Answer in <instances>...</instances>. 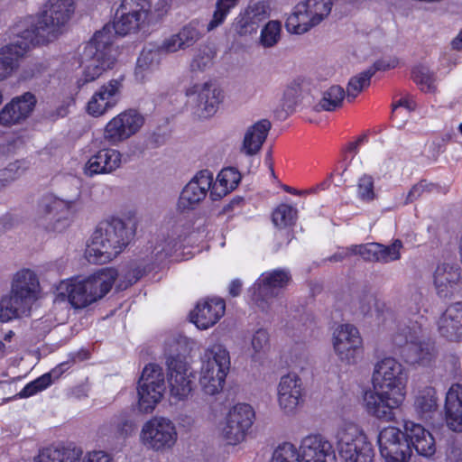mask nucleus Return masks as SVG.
Returning <instances> with one entry per match:
<instances>
[{
	"mask_svg": "<svg viewBox=\"0 0 462 462\" xmlns=\"http://www.w3.org/2000/svg\"><path fill=\"white\" fill-rule=\"evenodd\" d=\"M408 373L403 365L392 357L379 361L373 374V390L364 394L366 411L376 419L391 421L394 410L405 400Z\"/></svg>",
	"mask_w": 462,
	"mask_h": 462,
	"instance_id": "1",
	"label": "nucleus"
},
{
	"mask_svg": "<svg viewBox=\"0 0 462 462\" xmlns=\"http://www.w3.org/2000/svg\"><path fill=\"white\" fill-rule=\"evenodd\" d=\"M134 235L133 226L120 218L100 222L85 251L86 259L103 264L116 258Z\"/></svg>",
	"mask_w": 462,
	"mask_h": 462,
	"instance_id": "2",
	"label": "nucleus"
},
{
	"mask_svg": "<svg viewBox=\"0 0 462 462\" xmlns=\"http://www.w3.org/2000/svg\"><path fill=\"white\" fill-rule=\"evenodd\" d=\"M75 9V0H47L33 28L23 32L22 38L31 41V47L55 41L64 32Z\"/></svg>",
	"mask_w": 462,
	"mask_h": 462,
	"instance_id": "3",
	"label": "nucleus"
},
{
	"mask_svg": "<svg viewBox=\"0 0 462 462\" xmlns=\"http://www.w3.org/2000/svg\"><path fill=\"white\" fill-rule=\"evenodd\" d=\"M118 275L116 269L103 268L82 281L61 282L59 293L75 309H82L104 297Z\"/></svg>",
	"mask_w": 462,
	"mask_h": 462,
	"instance_id": "4",
	"label": "nucleus"
},
{
	"mask_svg": "<svg viewBox=\"0 0 462 462\" xmlns=\"http://www.w3.org/2000/svg\"><path fill=\"white\" fill-rule=\"evenodd\" d=\"M336 455L329 440L320 434L306 436L299 451L291 443L280 445L273 452L271 462H335Z\"/></svg>",
	"mask_w": 462,
	"mask_h": 462,
	"instance_id": "5",
	"label": "nucleus"
},
{
	"mask_svg": "<svg viewBox=\"0 0 462 462\" xmlns=\"http://www.w3.org/2000/svg\"><path fill=\"white\" fill-rule=\"evenodd\" d=\"M230 369V356L226 348L218 343L208 346L201 356L199 383L208 395L220 393Z\"/></svg>",
	"mask_w": 462,
	"mask_h": 462,
	"instance_id": "6",
	"label": "nucleus"
},
{
	"mask_svg": "<svg viewBox=\"0 0 462 462\" xmlns=\"http://www.w3.org/2000/svg\"><path fill=\"white\" fill-rule=\"evenodd\" d=\"M183 348L184 344L180 339L172 338L166 343L170 395L175 402L186 400L192 392L193 374L181 355Z\"/></svg>",
	"mask_w": 462,
	"mask_h": 462,
	"instance_id": "7",
	"label": "nucleus"
},
{
	"mask_svg": "<svg viewBox=\"0 0 462 462\" xmlns=\"http://www.w3.org/2000/svg\"><path fill=\"white\" fill-rule=\"evenodd\" d=\"M336 444L339 456L346 462H372L374 451L361 428L350 421L340 424L337 430Z\"/></svg>",
	"mask_w": 462,
	"mask_h": 462,
	"instance_id": "8",
	"label": "nucleus"
},
{
	"mask_svg": "<svg viewBox=\"0 0 462 462\" xmlns=\"http://www.w3.org/2000/svg\"><path fill=\"white\" fill-rule=\"evenodd\" d=\"M291 281V274L283 269L263 273L254 282L252 290V300L254 304L265 313L277 311V299L280 290L285 288Z\"/></svg>",
	"mask_w": 462,
	"mask_h": 462,
	"instance_id": "9",
	"label": "nucleus"
},
{
	"mask_svg": "<svg viewBox=\"0 0 462 462\" xmlns=\"http://www.w3.org/2000/svg\"><path fill=\"white\" fill-rule=\"evenodd\" d=\"M332 5L331 0L300 1L286 21L287 31L295 34L309 32L329 15Z\"/></svg>",
	"mask_w": 462,
	"mask_h": 462,
	"instance_id": "10",
	"label": "nucleus"
},
{
	"mask_svg": "<svg viewBox=\"0 0 462 462\" xmlns=\"http://www.w3.org/2000/svg\"><path fill=\"white\" fill-rule=\"evenodd\" d=\"M86 52L89 60L84 68L82 77L78 81L79 87L96 80L105 71L111 69L116 62L118 53L114 45L97 39L96 34L87 45Z\"/></svg>",
	"mask_w": 462,
	"mask_h": 462,
	"instance_id": "11",
	"label": "nucleus"
},
{
	"mask_svg": "<svg viewBox=\"0 0 462 462\" xmlns=\"http://www.w3.org/2000/svg\"><path fill=\"white\" fill-rule=\"evenodd\" d=\"M178 439L174 422L166 417H153L142 427L140 440L148 449L165 452L171 449Z\"/></svg>",
	"mask_w": 462,
	"mask_h": 462,
	"instance_id": "12",
	"label": "nucleus"
},
{
	"mask_svg": "<svg viewBox=\"0 0 462 462\" xmlns=\"http://www.w3.org/2000/svg\"><path fill=\"white\" fill-rule=\"evenodd\" d=\"M137 392L139 410L143 412L152 411L165 392L164 374L160 365H145L138 382Z\"/></svg>",
	"mask_w": 462,
	"mask_h": 462,
	"instance_id": "13",
	"label": "nucleus"
},
{
	"mask_svg": "<svg viewBox=\"0 0 462 462\" xmlns=\"http://www.w3.org/2000/svg\"><path fill=\"white\" fill-rule=\"evenodd\" d=\"M255 420L254 408L245 402L232 406L226 415L221 436L229 445H236L245 439Z\"/></svg>",
	"mask_w": 462,
	"mask_h": 462,
	"instance_id": "14",
	"label": "nucleus"
},
{
	"mask_svg": "<svg viewBox=\"0 0 462 462\" xmlns=\"http://www.w3.org/2000/svg\"><path fill=\"white\" fill-rule=\"evenodd\" d=\"M143 116L134 109L125 110L113 117L105 126L104 139L112 145L127 140L143 125Z\"/></svg>",
	"mask_w": 462,
	"mask_h": 462,
	"instance_id": "15",
	"label": "nucleus"
},
{
	"mask_svg": "<svg viewBox=\"0 0 462 462\" xmlns=\"http://www.w3.org/2000/svg\"><path fill=\"white\" fill-rule=\"evenodd\" d=\"M379 449L386 462H408L411 448L405 432L395 427L382 430L378 436Z\"/></svg>",
	"mask_w": 462,
	"mask_h": 462,
	"instance_id": "16",
	"label": "nucleus"
},
{
	"mask_svg": "<svg viewBox=\"0 0 462 462\" xmlns=\"http://www.w3.org/2000/svg\"><path fill=\"white\" fill-rule=\"evenodd\" d=\"M304 388L300 377L294 373L282 375L277 384V403L287 415L295 414L304 403Z\"/></svg>",
	"mask_w": 462,
	"mask_h": 462,
	"instance_id": "17",
	"label": "nucleus"
},
{
	"mask_svg": "<svg viewBox=\"0 0 462 462\" xmlns=\"http://www.w3.org/2000/svg\"><path fill=\"white\" fill-rule=\"evenodd\" d=\"M212 183L213 174L209 171H199L182 189L177 209L184 213L197 208L205 199Z\"/></svg>",
	"mask_w": 462,
	"mask_h": 462,
	"instance_id": "18",
	"label": "nucleus"
},
{
	"mask_svg": "<svg viewBox=\"0 0 462 462\" xmlns=\"http://www.w3.org/2000/svg\"><path fill=\"white\" fill-rule=\"evenodd\" d=\"M333 347L342 362L355 363L362 347V337L358 329L351 324L338 326L333 333Z\"/></svg>",
	"mask_w": 462,
	"mask_h": 462,
	"instance_id": "19",
	"label": "nucleus"
},
{
	"mask_svg": "<svg viewBox=\"0 0 462 462\" xmlns=\"http://www.w3.org/2000/svg\"><path fill=\"white\" fill-rule=\"evenodd\" d=\"M270 15L269 5L263 1L251 2L233 23V29L239 36L255 33L260 23Z\"/></svg>",
	"mask_w": 462,
	"mask_h": 462,
	"instance_id": "20",
	"label": "nucleus"
},
{
	"mask_svg": "<svg viewBox=\"0 0 462 462\" xmlns=\"http://www.w3.org/2000/svg\"><path fill=\"white\" fill-rule=\"evenodd\" d=\"M35 105L36 97L30 92L14 97L0 110V125L11 127L22 124L31 116Z\"/></svg>",
	"mask_w": 462,
	"mask_h": 462,
	"instance_id": "21",
	"label": "nucleus"
},
{
	"mask_svg": "<svg viewBox=\"0 0 462 462\" xmlns=\"http://www.w3.org/2000/svg\"><path fill=\"white\" fill-rule=\"evenodd\" d=\"M205 34L204 25L195 19L184 25L177 33L166 38L161 50L166 53L184 51L195 45Z\"/></svg>",
	"mask_w": 462,
	"mask_h": 462,
	"instance_id": "22",
	"label": "nucleus"
},
{
	"mask_svg": "<svg viewBox=\"0 0 462 462\" xmlns=\"http://www.w3.org/2000/svg\"><path fill=\"white\" fill-rule=\"evenodd\" d=\"M121 88L122 82L119 79H111L101 86L88 102V113L96 117L106 114L119 101Z\"/></svg>",
	"mask_w": 462,
	"mask_h": 462,
	"instance_id": "23",
	"label": "nucleus"
},
{
	"mask_svg": "<svg viewBox=\"0 0 462 462\" xmlns=\"http://www.w3.org/2000/svg\"><path fill=\"white\" fill-rule=\"evenodd\" d=\"M439 335L449 342H462V301L450 304L436 321Z\"/></svg>",
	"mask_w": 462,
	"mask_h": 462,
	"instance_id": "24",
	"label": "nucleus"
},
{
	"mask_svg": "<svg viewBox=\"0 0 462 462\" xmlns=\"http://www.w3.org/2000/svg\"><path fill=\"white\" fill-rule=\"evenodd\" d=\"M79 195L71 199H63L53 196L44 197L40 203V210L45 216H50L54 220L52 229L62 231L68 226V218L70 211L78 202Z\"/></svg>",
	"mask_w": 462,
	"mask_h": 462,
	"instance_id": "25",
	"label": "nucleus"
},
{
	"mask_svg": "<svg viewBox=\"0 0 462 462\" xmlns=\"http://www.w3.org/2000/svg\"><path fill=\"white\" fill-rule=\"evenodd\" d=\"M122 154L118 150L104 148L89 157L83 171L88 177L98 174H110L121 167Z\"/></svg>",
	"mask_w": 462,
	"mask_h": 462,
	"instance_id": "26",
	"label": "nucleus"
},
{
	"mask_svg": "<svg viewBox=\"0 0 462 462\" xmlns=\"http://www.w3.org/2000/svg\"><path fill=\"white\" fill-rule=\"evenodd\" d=\"M118 12L120 15L113 23L106 24L100 31L95 33L97 39H102L109 45H113L116 35L124 36L132 32H135L139 29L140 25L146 21L121 8Z\"/></svg>",
	"mask_w": 462,
	"mask_h": 462,
	"instance_id": "27",
	"label": "nucleus"
},
{
	"mask_svg": "<svg viewBox=\"0 0 462 462\" xmlns=\"http://www.w3.org/2000/svg\"><path fill=\"white\" fill-rule=\"evenodd\" d=\"M225 310L226 304L221 299L199 301L191 311L190 319L198 328L208 329L220 319Z\"/></svg>",
	"mask_w": 462,
	"mask_h": 462,
	"instance_id": "28",
	"label": "nucleus"
},
{
	"mask_svg": "<svg viewBox=\"0 0 462 462\" xmlns=\"http://www.w3.org/2000/svg\"><path fill=\"white\" fill-rule=\"evenodd\" d=\"M31 48V41L23 40L22 35L14 42L0 49V81L9 78L18 67V60Z\"/></svg>",
	"mask_w": 462,
	"mask_h": 462,
	"instance_id": "29",
	"label": "nucleus"
},
{
	"mask_svg": "<svg viewBox=\"0 0 462 462\" xmlns=\"http://www.w3.org/2000/svg\"><path fill=\"white\" fill-rule=\"evenodd\" d=\"M198 94V106L204 112V116H210L216 113L223 99L222 92L213 84L205 82L194 84L186 89L187 96Z\"/></svg>",
	"mask_w": 462,
	"mask_h": 462,
	"instance_id": "30",
	"label": "nucleus"
},
{
	"mask_svg": "<svg viewBox=\"0 0 462 462\" xmlns=\"http://www.w3.org/2000/svg\"><path fill=\"white\" fill-rule=\"evenodd\" d=\"M404 429L411 448L412 447L420 456L430 457L435 454L436 442L429 430L413 421H406Z\"/></svg>",
	"mask_w": 462,
	"mask_h": 462,
	"instance_id": "31",
	"label": "nucleus"
},
{
	"mask_svg": "<svg viewBox=\"0 0 462 462\" xmlns=\"http://www.w3.org/2000/svg\"><path fill=\"white\" fill-rule=\"evenodd\" d=\"M461 280V272L457 265L443 263L436 268L434 285L437 293L441 298H449L457 291Z\"/></svg>",
	"mask_w": 462,
	"mask_h": 462,
	"instance_id": "32",
	"label": "nucleus"
},
{
	"mask_svg": "<svg viewBox=\"0 0 462 462\" xmlns=\"http://www.w3.org/2000/svg\"><path fill=\"white\" fill-rule=\"evenodd\" d=\"M271 126L269 120L263 119L248 127L245 133L240 152L246 156L257 154L266 140Z\"/></svg>",
	"mask_w": 462,
	"mask_h": 462,
	"instance_id": "33",
	"label": "nucleus"
},
{
	"mask_svg": "<svg viewBox=\"0 0 462 462\" xmlns=\"http://www.w3.org/2000/svg\"><path fill=\"white\" fill-rule=\"evenodd\" d=\"M33 301L30 298L11 290L10 294L4 297L0 301V321L7 322L13 319L27 315Z\"/></svg>",
	"mask_w": 462,
	"mask_h": 462,
	"instance_id": "34",
	"label": "nucleus"
},
{
	"mask_svg": "<svg viewBox=\"0 0 462 462\" xmlns=\"http://www.w3.org/2000/svg\"><path fill=\"white\" fill-rule=\"evenodd\" d=\"M446 421L453 431L462 432V385L453 384L446 394Z\"/></svg>",
	"mask_w": 462,
	"mask_h": 462,
	"instance_id": "35",
	"label": "nucleus"
},
{
	"mask_svg": "<svg viewBox=\"0 0 462 462\" xmlns=\"http://www.w3.org/2000/svg\"><path fill=\"white\" fill-rule=\"evenodd\" d=\"M438 407V397L434 387L425 385L418 387L414 391L413 408L421 420L432 419L437 413Z\"/></svg>",
	"mask_w": 462,
	"mask_h": 462,
	"instance_id": "36",
	"label": "nucleus"
},
{
	"mask_svg": "<svg viewBox=\"0 0 462 462\" xmlns=\"http://www.w3.org/2000/svg\"><path fill=\"white\" fill-rule=\"evenodd\" d=\"M82 451L62 444H51L39 449L33 462H79Z\"/></svg>",
	"mask_w": 462,
	"mask_h": 462,
	"instance_id": "37",
	"label": "nucleus"
},
{
	"mask_svg": "<svg viewBox=\"0 0 462 462\" xmlns=\"http://www.w3.org/2000/svg\"><path fill=\"white\" fill-rule=\"evenodd\" d=\"M166 6V0H159L155 5L154 11L152 10V0H123L120 5L122 10L136 14L146 21L162 16L167 11Z\"/></svg>",
	"mask_w": 462,
	"mask_h": 462,
	"instance_id": "38",
	"label": "nucleus"
},
{
	"mask_svg": "<svg viewBox=\"0 0 462 462\" xmlns=\"http://www.w3.org/2000/svg\"><path fill=\"white\" fill-rule=\"evenodd\" d=\"M405 356L411 364L428 366L435 360L436 351L432 344L420 341L417 338L409 344L405 350Z\"/></svg>",
	"mask_w": 462,
	"mask_h": 462,
	"instance_id": "39",
	"label": "nucleus"
},
{
	"mask_svg": "<svg viewBox=\"0 0 462 462\" xmlns=\"http://www.w3.org/2000/svg\"><path fill=\"white\" fill-rule=\"evenodd\" d=\"M39 287V281L36 274L31 270H22L18 272L12 283V290L30 298L32 300L36 299V291Z\"/></svg>",
	"mask_w": 462,
	"mask_h": 462,
	"instance_id": "40",
	"label": "nucleus"
},
{
	"mask_svg": "<svg viewBox=\"0 0 462 462\" xmlns=\"http://www.w3.org/2000/svg\"><path fill=\"white\" fill-rule=\"evenodd\" d=\"M241 175L234 168L222 170L217 178L216 183L212 186L210 195L221 198L235 189L240 182Z\"/></svg>",
	"mask_w": 462,
	"mask_h": 462,
	"instance_id": "41",
	"label": "nucleus"
},
{
	"mask_svg": "<svg viewBox=\"0 0 462 462\" xmlns=\"http://www.w3.org/2000/svg\"><path fill=\"white\" fill-rule=\"evenodd\" d=\"M345 97L346 91L342 87L338 85L331 86L322 93V97L315 105L314 109L317 112L335 111L342 106Z\"/></svg>",
	"mask_w": 462,
	"mask_h": 462,
	"instance_id": "42",
	"label": "nucleus"
},
{
	"mask_svg": "<svg viewBox=\"0 0 462 462\" xmlns=\"http://www.w3.org/2000/svg\"><path fill=\"white\" fill-rule=\"evenodd\" d=\"M64 365L65 364H61L52 369L50 373L44 374L34 381L27 383L18 395L21 398H28L46 389L49 385L51 384L52 378L57 379L62 374Z\"/></svg>",
	"mask_w": 462,
	"mask_h": 462,
	"instance_id": "43",
	"label": "nucleus"
},
{
	"mask_svg": "<svg viewBox=\"0 0 462 462\" xmlns=\"http://www.w3.org/2000/svg\"><path fill=\"white\" fill-rule=\"evenodd\" d=\"M161 47L157 50L143 49L138 57L135 76L143 79L147 72L158 68L161 62Z\"/></svg>",
	"mask_w": 462,
	"mask_h": 462,
	"instance_id": "44",
	"label": "nucleus"
},
{
	"mask_svg": "<svg viewBox=\"0 0 462 462\" xmlns=\"http://www.w3.org/2000/svg\"><path fill=\"white\" fill-rule=\"evenodd\" d=\"M239 3V0H217L211 20L206 26V31L210 32L222 25L229 14Z\"/></svg>",
	"mask_w": 462,
	"mask_h": 462,
	"instance_id": "45",
	"label": "nucleus"
},
{
	"mask_svg": "<svg viewBox=\"0 0 462 462\" xmlns=\"http://www.w3.org/2000/svg\"><path fill=\"white\" fill-rule=\"evenodd\" d=\"M281 32V23L275 20L269 21L261 31L259 43L263 48H273L279 42Z\"/></svg>",
	"mask_w": 462,
	"mask_h": 462,
	"instance_id": "46",
	"label": "nucleus"
},
{
	"mask_svg": "<svg viewBox=\"0 0 462 462\" xmlns=\"http://www.w3.org/2000/svg\"><path fill=\"white\" fill-rule=\"evenodd\" d=\"M412 79L420 87V89L425 93H435L437 86L435 84V77L428 68L419 66L412 70Z\"/></svg>",
	"mask_w": 462,
	"mask_h": 462,
	"instance_id": "47",
	"label": "nucleus"
},
{
	"mask_svg": "<svg viewBox=\"0 0 462 462\" xmlns=\"http://www.w3.org/2000/svg\"><path fill=\"white\" fill-rule=\"evenodd\" d=\"M297 209L288 204L279 205L273 212V223L275 226L285 228L295 223Z\"/></svg>",
	"mask_w": 462,
	"mask_h": 462,
	"instance_id": "48",
	"label": "nucleus"
},
{
	"mask_svg": "<svg viewBox=\"0 0 462 462\" xmlns=\"http://www.w3.org/2000/svg\"><path fill=\"white\" fill-rule=\"evenodd\" d=\"M373 70H365L352 77L347 84L346 97L348 101L355 99L357 95L370 85Z\"/></svg>",
	"mask_w": 462,
	"mask_h": 462,
	"instance_id": "49",
	"label": "nucleus"
},
{
	"mask_svg": "<svg viewBox=\"0 0 462 462\" xmlns=\"http://www.w3.org/2000/svg\"><path fill=\"white\" fill-rule=\"evenodd\" d=\"M28 166L23 161H16L0 171V189L23 175Z\"/></svg>",
	"mask_w": 462,
	"mask_h": 462,
	"instance_id": "50",
	"label": "nucleus"
},
{
	"mask_svg": "<svg viewBox=\"0 0 462 462\" xmlns=\"http://www.w3.org/2000/svg\"><path fill=\"white\" fill-rule=\"evenodd\" d=\"M301 86L297 81L291 82L284 90L282 98V106L286 115H288L293 110L300 97L301 96Z\"/></svg>",
	"mask_w": 462,
	"mask_h": 462,
	"instance_id": "51",
	"label": "nucleus"
},
{
	"mask_svg": "<svg viewBox=\"0 0 462 462\" xmlns=\"http://www.w3.org/2000/svg\"><path fill=\"white\" fill-rule=\"evenodd\" d=\"M381 244L368 243L365 245H354L350 246V250L354 254L360 255L366 262H379V249Z\"/></svg>",
	"mask_w": 462,
	"mask_h": 462,
	"instance_id": "52",
	"label": "nucleus"
},
{
	"mask_svg": "<svg viewBox=\"0 0 462 462\" xmlns=\"http://www.w3.org/2000/svg\"><path fill=\"white\" fill-rule=\"evenodd\" d=\"M357 197L364 202H372L376 199L372 176L365 174L360 177L357 183Z\"/></svg>",
	"mask_w": 462,
	"mask_h": 462,
	"instance_id": "53",
	"label": "nucleus"
},
{
	"mask_svg": "<svg viewBox=\"0 0 462 462\" xmlns=\"http://www.w3.org/2000/svg\"><path fill=\"white\" fill-rule=\"evenodd\" d=\"M402 247V243L401 240L396 239L390 245H383L381 244V248L379 249V262L382 263H388L393 261H397L401 258L400 250Z\"/></svg>",
	"mask_w": 462,
	"mask_h": 462,
	"instance_id": "54",
	"label": "nucleus"
},
{
	"mask_svg": "<svg viewBox=\"0 0 462 462\" xmlns=\"http://www.w3.org/2000/svg\"><path fill=\"white\" fill-rule=\"evenodd\" d=\"M416 332L410 327L404 326L400 328L393 336V343L399 347H404V351L408 348L410 343L417 339Z\"/></svg>",
	"mask_w": 462,
	"mask_h": 462,
	"instance_id": "55",
	"label": "nucleus"
},
{
	"mask_svg": "<svg viewBox=\"0 0 462 462\" xmlns=\"http://www.w3.org/2000/svg\"><path fill=\"white\" fill-rule=\"evenodd\" d=\"M251 345L254 353H264L270 346L267 330L263 328L256 330L252 337Z\"/></svg>",
	"mask_w": 462,
	"mask_h": 462,
	"instance_id": "56",
	"label": "nucleus"
},
{
	"mask_svg": "<svg viewBox=\"0 0 462 462\" xmlns=\"http://www.w3.org/2000/svg\"><path fill=\"white\" fill-rule=\"evenodd\" d=\"M213 52L209 50L204 49L199 50V52L195 55L192 62L190 64V68L192 70H204L206 68L209 67L212 63L213 60Z\"/></svg>",
	"mask_w": 462,
	"mask_h": 462,
	"instance_id": "57",
	"label": "nucleus"
},
{
	"mask_svg": "<svg viewBox=\"0 0 462 462\" xmlns=\"http://www.w3.org/2000/svg\"><path fill=\"white\" fill-rule=\"evenodd\" d=\"M436 189V186L432 183H428L425 180L412 186L409 193L407 194L405 204H409L418 199L424 192H431Z\"/></svg>",
	"mask_w": 462,
	"mask_h": 462,
	"instance_id": "58",
	"label": "nucleus"
},
{
	"mask_svg": "<svg viewBox=\"0 0 462 462\" xmlns=\"http://www.w3.org/2000/svg\"><path fill=\"white\" fill-rule=\"evenodd\" d=\"M79 462H113V457L104 450H92L81 455Z\"/></svg>",
	"mask_w": 462,
	"mask_h": 462,
	"instance_id": "59",
	"label": "nucleus"
},
{
	"mask_svg": "<svg viewBox=\"0 0 462 462\" xmlns=\"http://www.w3.org/2000/svg\"><path fill=\"white\" fill-rule=\"evenodd\" d=\"M377 306L375 296L370 292L363 293L359 298V310L364 315L370 314Z\"/></svg>",
	"mask_w": 462,
	"mask_h": 462,
	"instance_id": "60",
	"label": "nucleus"
},
{
	"mask_svg": "<svg viewBox=\"0 0 462 462\" xmlns=\"http://www.w3.org/2000/svg\"><path fill=\"white\" fill-rule=\"evenodd\" d=\"M399 64V60L396 58H389L378 60L374 62V64L367 69L368 70H373V76L378 70H388L391 69H394Z\"/></svg>",
	"mask_w": 462,
	"mask_h": 462,
	"instance_id": "61",
	"label": "nucleus"
},
{
	"mask_svg": "<svg viewBox=\"0 0 462 462\" xmlns=\"http://www.w3.org/2000/svg\"><path fill=\"white\" fill-rule=\"evenodd\" d=\"M125 280H120L117 287L120 290H125L132 284L135 283L140 278V272L138 270H130L125 274Z\"/></svg>",
	"mask_w": 462,
	"mask_h": 462,
	"instance_id": "62",
	"label": "nucleus"
},
{
	"mask_svg": "<svg viewBox=\"0 0 462 462\" xmlns=\"http://www.w3.org/2000/svg\"><path fill=\"white\" fill-rule=\"evenodd\" d=\"M448 462H462V449L457 446H450L447 451Z\"/></svg>",
	"mask_w": 462,
	"mask_h": 462,
	"instance_id": "63",
	"label": "nucleus"
},
{
	"mask_svg": "<svg viewBox=\"0 0 462 462\" xmlns=\"http://www.w3.org/2000/svg\"><path fill=\"white\" fill-rule=\"evenodd\" d=\"M352 254H354L350 250V246H349V247L343 248L341 251L335 253L334 254L329 256L327 260L329 262H333V263L341 262Z\"/></svg>",
	"mask_w": 462,
	"mask_h": 462,
	"instance_id": "64",
	"label": "nucleus"
}]
</instances>
